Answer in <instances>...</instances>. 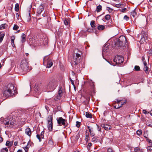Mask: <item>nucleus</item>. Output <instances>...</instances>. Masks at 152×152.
I'll use <instances>...</instances> for the list:
<instances>
[{"mask_svg":"<svg viewBox=\"0 0 152 152\" xmlns=\"http://www.w3.org/2000/svg\"><path fill=\"white\" fill-rule=\"evenodd\" d=\"M91 26L93 28H94L96 26L95 22L94 20H92L91 22Z\"/></svg>","mask_w":152,"mask_h":152,"instance_id":"bb28decb","label":"nucleus"},{"mask_svg":"<svg viewBox=\"0 0 152 152\" xmlns=\"http://www.w3.org/2000/svg\"><path fill=\"white\" fill-rule=\"evenodd\" d=\"M15 39V37L14 36H12L11 38V43L12 46L14 47H15V45L14 44V40Z\"/></svg>","mask_w":152,"mask_h":152,"instance_id":"4be33fe9","label":"nucleus"},{"mask_svg":"<svg viewBox=\"0 0 152 152\" xmlns=\"http://www.w3.org/2000/svg\"><path fill=\"white\" fill-rule=\"evenodd\" d=\"M137 134L139 136L141 135L142 134V130L141 129L138 130L137 131Z\"/></svg>","mask_w":152,"mask_h":152,"instance_id":"f704fd0d","label":"nucleus"},{"mask_svg":"<svg viewBox=\"0 0 152 152\" xmlns=\"http://www.w3.org/2000/svg\"><path fill=\"white\" fill-rule=\"evenodd\" d=\"M1 152H7L8 149L7 148H4L1 149Z\"/></svg>","mask_w":152,"mask_h":152,"instance_id":"58836bf2","label":"nucleus"},{"mask_svg":"<svg viewBox=\"0 0 152 152\" xmlns=\"http://www.w3.org/2000/svg\"><path fill=\"white\" fill-rule=\"evenodd\" d=\"M37 137L39 140V142H41V139L40 138V136L39 134H37Z\"/></svg>","mask_w":152,"mask_h":152,"instance_id":"c03bdc74","label":"nucleus"},{"mask_svg":"<svg viewBox=\"0 0 152 152\" xmlns=\"http://www.w3.org/2000/svg\"><path fill=\"white\" fill-rule=\"evenodd\" d=\"M15 10L16 12H18L19 10V4H16L15 6Z\"/></svg>","mask_w":152,"mask_h":152,"instance_id":"7c9ffc66","label":"nucleus"},{"mask_svg":"<svg viewBox=\"0 0 152 152\" xmlns=\"http://www.w3.org/2000/svg\"><path fill=\"white\" fill-rule=\"evenodd\" d=\"M101 126L102 127L104 128L105 130H109L111 127V126L110 125L107 124H102L101 125Z\"/></svg>","mask_w":152,"mask_h":152,"instance_id":"a211bd4d","label":"nucleus"},{"mask_svg":"<svg viewBox=\"0 0 152 152\" xmlns=\"http://www.w3.org/2000/svg\"><path fill=\"white\" fill-rule=\"evenodd\" d=\"M92 145V143H90H90H88V146H90H90H91Z\"/></svg>","mask_w":152,"mask_h":152,"instance_id":"0e129e2a","label":"nucleus"},{"mask_svg":"<svg viewBox=\"0 0 152 152\" xmlns=\"http://www.w3.org/2000/svg\"><path fill=\"white\" fill-rule=\"evenodd\" d=\"M48 15V12L47 11H44V13L42 15V16L44 17L47 16Z\"/></svg>","mask_w":152,"mask_h":152,"instance_id":"a19ab883","label":"nucleus"},{"mask_svg":"<svg viewBox=\"0 0 152 152\" xmlns=\"http://www.w3.org/2000/svg\"><path fill=\"white\" fill-rule=\"evenodd\" d=\"M30 146V145L28 143L27 145L25 147L23 148L25 150V152H28V149L29 148Z\"/></svg>","mask_w":152,"mask_h":152,"instance_id":"aec40b11","label":"nucleus"},{"mask_svg":"<svg viewBox=\"0 0 152 152\" xmlns=\"http://www.w3.org/2000/svg\"><path fill=\"white\" fill-rule=\"evenodd\" d=\"M53 116L52 115H49L47 118L48 125L47 126L48 129L50 131H52L53 129V124L52 122Z\"/></svg>","mask_w":152,"mask_h":152,"instance_id":"6e6552de","label":"nucleus"},{"mask_svg":"<svg viewBox=\"0 0 152 152\" xmlns=\"http://www.w3.org/2000/svg\"><path fill=\"white\" fill-rule=\"evenodd\" d=\"M7 25L6 24H3L0 26V30H3L7 27Z\"/></svg>","mask_w":152,"mask_h":152,"instance_id":"b1692460","label":"nucleus"},{"mask_svg":"<svg viewBox=\"0 0 152 152\" xmlns=\"http://www.w3.org/2000/svg\"><path fill=\"white\" fill-rule=\"evenodd\" d=\"M20 67L22 70L25 72H28L30 70L29 67V64L28 60L24 59L22 60L21 62Z\"/></svg>","mask_w":152,"mask_h":152,"instance_id":"7ed1b4c3","label":"nucleus"},{"mask_svg":"<svg viewBox=\"0 0 152 152\" xmlns=\"http://www.w3.org/2000/svg\"><path fill=\"white\" fill-rule=\"evenodd\" d=\"M46 5L45 4H41L37 9V13L38 16L40 15L42 12L44 11V7Z\"/></svg>","mask_w":152,"mask_h":152,"instance_id":"9b49d317","label":"nucleus"},{"mask_svg":"<svg viewBox=\"0 0 152 152\" xmlns=\"http://www.w3.org/2000/svg\"><path fill=\"white\" fill-rule=\"evenodd\" d=\"M25 133L30 137L31 134V131L30 128L27 127L25 129Z\"/></svg>","mask_w":152,"mask_h":152,"instance_id":"6ab92c4d","label":"nucleus"},{"mask_svg":"<svg viewBox=\"0 0 152 152\" xmlns=\"http://www.w3.org/2000/svg\"><path fill=\"white\" fill-rule=\"evenodd\" d=\"M89 132L90 133V135L91 136H94L95 135V133L93 131L92 129H90Z\"/></svg>","mask_w":152,"mask_h":152,"instance_id":"72a5a7b5","label":"nucleus"},{"mask_svg":"<svg viewBox=\"0 0 152 152\" xmlns=\"http://www.w3.org/2000/svg\"><path fill=\"white\" fill-rule=\"evenodd\" d=\"M56 119L58 124L59 126L64 125L65 124V120L62 117L57 118Z\"/></svg>","mask_w":152,"mask_h":152,"instance_id":"ddd939ff","label":"nucleus"},{"mask_svg":"<svg viewBox=\"0 0 152 152\" xmlns=\"http://www.w3.org/2000/svg\"><path fill=\"white\" fill-rule=\"evenodd\" d=\"M72 75H73V76H74V75H75V73H74V72H73L72 71Z\"/></svg>","mask_w":152,"mask_h":152,"instance_id":"338daca9","label":"nucleus"},{"mask_svg":"<svg viewBox=\"0 0 152 152\" xmlns=\"http://www.w3.org/2000/svg\"><path fill=\"white\" fill-rule=\"evenodd\" d=\"M121 104L120 105L119 104V105L118 106L116 105L114 106V107L115 108H116V109L119 108L120 107H121L124 104H125L126 103V102L125 101L123 102H121Z\"/></svg>","mask_w":152,"mask_h":152,"instance_id":"5701e85b","label":"nucleus"},{"mask_svg":"<svg viewBox=\"0 0 152 152\" xmlns=\"http://www.w3.org/2000/svg\"><path fill=\"white\" fill-rule=\"evenodd\" d=\"M28 15H27L24 17L25 20L27 22H29L31 20V15H30V11L29 10L28 12Z\"/></svg>","mask_w":152,"mask_h":152,"instance_id":"f3484780","label":"nucleus"},{"mask_svg":"<svg viewBox=\"0 0 152 152\" xmlns=\"http://www.w3.org/2000/svg\"><path fill=\"white\" fill-rule=\"evenodd\" d=\"M18 142H15L14 143V145L17 146V145Z\"/></svg>","mask_w":152,"mask_h":152,"instance_id":"bf43d9fd","label":"nucleus"},{"mask_svg":"<svg viewBox=\"0 0 152 152\" xmlns=\"http://www.w3.org/2000/svg\"><path fill=\"white\" fill-rule=\"evenodd\" d=\"M57 86V82L55 80L50 81L47 85V88L50 91H53Z\"/></svg>","mask_w":152,"mask_h":152,"instance_id":"423d86ee","label":"nucleus"},{"mask_svg":"<svg viewBox=\"0 0 152 152\" xmlns=\"http://www.w3.org/2000/svg\"><path fill=\"white\" fill-rule=\"evenodd\" d=\"M143 113L145 114H147V111L145 110H143Z\"/></svg>","mask_w":152,"mask_h":152,"instance_id":"6e6d98bb","label":"nucleus"},{"mask_svg":"<svg viewBox=\"0 0 152 152\" xmlns=\"http://www.w3.org/2000/svg\"><path fill=\"white\" fill-rule=\"evenodd\" d=\"M137 13L135 11V10H134L133 11L131 12V15L134 17V18L135 16L136 15Z\"/></svg>","mask_w":152,"mask_h":152,"instance_id":"2f4dec72","label":"nucleus"},{"mask_svg":"<svg viewBox=\"0 0 152 152\" xmlns=\"http://www.w3.org/2000/svg\"><path fill=\"white\" fill-rule=\"evenodd\" d=\"M126 10V8H122L121 9V11L123 12H125Z\"/></svg>","mask_w":152,"mask_h":152,"instance_id":"864d4df0","label":"nucleus"},{"mask_svg":"<svg viewBox=\"0 0 152 152\" xmlns=\"http://www.w3.org/2000/svg\"><path fill=\"white\" fill-rule=\"evenodd\" d=\"M12 114L13 115H14L15 117H21V119L24 118L25 116V113H22L21 111H18L17 110L15 112H13Z\"/></svg>","mask_w":152,"mask_h":152,"instance_id":"9d476101","label":"nucleus"},{"mask_svg":"<svg viewBox=\"0 0 152 152\" xmlns=\"http://www.w3.org/2000/svg\"><path fill=\"white\" fill-rule=\"evenodd\" d=\"M134 69L136 71H139L140 69V67L138 66H135L134 67Z\"/></svg>","mask_w":152,"mask_h":152,"instance_id":"79ce46f5","label":"nucleus"},{"mask_svg":"<svg viewBox=\"0 0 152 152\" xmlns=\"http://www.w3.org/2000/svg\"><path fill=\"white\" fill-rule=\"evenodd\" d=\"M142 60L143 62V64L144 66L143 67V69L146 73H148V71L149 69V68L148 67V64L147 62L145 61V59L144 57H142Z\"/></svg>","mask_w":152,"mask_h":152,"instance_id":"f8f14e48","label":"nucleus"},{"mask_svg":"<svg viewBox=\"0 0 152 152\" xmlns=\"http://www.w3.org/2000/svg\"><path fill=\"white\" fill-rule=\"evenodd\" d=\"M108 45L106 44L103 47V51L105 52L106 50L107 49V47Z\"/></svg>","mask_w":152,"mask_h":152,"instance_id":"4c0bfd02","label":"nucleus"},{"mask_svg":"<svg viewBox=\"0 0 152 152\" xmlns=\"http://www.w3.org/2000/svg\"><path fill=\"white\" fill-rule=\"evenodd\" d=\"M58 45L59 48L61 49L65 48L66 46V45L65 42L62 41L59 42V43L58 44Z\"/></svg>","mask_w":152,"mask_h":152,"instance_id":"2eb2a0df","label":"nucleus"},{"mask_svg":"<svg viewBox=\"0 0 152 152\" xmlns=\"http://www.w3.org/2000/svg\"><path fill=\"white\" fill-rule=\"evenodd\" d=\"M108 62H109L111 65H113V66H115V64H111L110 62H109L108 61H107Z\"/></svg>","mask_w":152,"mask_h":152,"instance_id":"e2e57ef3","label":"nucleus"},{"mask_svg":"<svg viewBox=\"0 0 152 152\" xmlns=\"http://www.w3.org/2000/svg\"><path fill=\"white\" fill-rule=\"evenodd\" d=\"M105 26L102 25H100L98 26V29L99 30H102L104 29Z\"/></svg>","mask_w":152,"mask_h":152,"instance_id":"c85d7f7f","label":"nucleus"},{"mask_svg":"<svg viewBox=\"0 0 152 152\" xmlns=\"http://www.w3.org/2000/svg\"><path fill=\"white\" fill-rule=\"evenodd\" d=\"M18 28L19 26L16 25H15L13 27V29L15 30H17L18 29Z\"/></svg>","mask_w":152,"mask_h":152,"instance_id":"ea45409f","label":"nucleus"},{"mask_svg":"<svg viewBox=\"0 0 152 152\" xmlns=\"http://www.w3.org/2000/svg\"><path fill=\"white\" fill-rule=\"evenodd\" d=\"M42 40H40L39 41V40H38V41L37 42V45H41L43 44V42L42 41Z\"/></svg>","mask_w":152,"mask_h":152,"instance_id":"473e14b6","label":"nucleus"},{"mask_svg":"<svg viewBox=\"0 0 152 152\" xmlns=\"http://www.w3.org/2000/svg\"><path fill=\"white\" fill-rule=\"evenodd\" d=\"M0 121L3 123L5 126H7V127L11 128L12 127L15 123V120L12 119V120L11 118L10 119L8 120L7 118H6L5 120L3 117H1L0 119Z\"/></svg>","mask_w":152,"mask_h":152,"instance_id":"f03ea898","label":"nucleus"},{"mask_svg":"<svg viewBox=\"0 0 152 152\" xmlns=\"http://www.w3.org/2000/svg\"><path fill=\"white\" fill-rule=\"evenodd\" d=\"M86 116L87 118H92V115L91 113H89L88 112H86Z\"/></svg>","mask_w":152,"mask_h":152,"instance_id":"c756f323","label":"nucleus"},{"mask_svg":"<svg viewBox=\"0 0 152 152\" xmlns=\"http://www.w3.org/2000/svg\"><path fill=\"white\" fill-rule=\"evenodd\" d=\"M21 37L22 38L21 41L23 43L26 40V35H25V34L24 33L22 34L21 36Z\"/></svg>","mask_w":152,"mask_h":152,"instance_id":"393cba45","label":"nucleus"},{"mask_svg":"<svg viewBox=\"0 0 152 152\" xmlns=\"http://www.w3.org/2000/svg\"><path fill=\"white\" fill-rule=\"evenodd\" d=\"M147 39V34L146 32L143 31L141 33V38L140 42H142L145 41V39Z\"/></svg>","mask_w":152,"mask_h":152,"instance_id":"4468645a","label":"nucleus"},{"mask_svg":"<svg viewBox=\"0 0 152 152\" xmlns=\"http://www.w3.org/2000/svg\"><path fill=\"white\" fill-rule=\"evenodd\" d=\"M76 126L78 128L80 126V123L79 122L77 121L76 122Z\"/></svg>","mask_w":152,"mask_h":152,"instance_id":"49530a36","label":"nucleus"},{"mask_svg":"<svg viewBox=\"0 0 152 152\" xmlns=\"http://www.w3.org/2000/svg\"><path fill=\"white\" fill-rule=\"evenodd\" d=\"M80 56V53H75V55H74L71 61V64L73 66L78 64L80 62L81 58Z\"/></svg>","mask_w":152,"mask_h":152,"instance_id":"20e7f679","label":"nucleus"},{"mask_svg":"<svg viewBox=\"0 0 152 152\" xmlns=\"http://www.w3.org/2000/svg\"><path fill=\"white\" fill-rule=\"evenodd\" d=\"M69 79L71 82L73 86L75 88V85L74 81L70 78Z\"/></svg>","mask_w":152,"mask_h":152,"instance_id":"de8ad7c7","label":"nucleus"},{"mask_svg":"<svg viewBox=\"0 0 152 152\" xmlns=\"http://www.w3.org/2000/svg\"><path fill=\"white\" fill-rule=\"evenodd\" d=\"M17 152H23L22 150L19 149L17 151Z\"/></svg>","mask_w":152,"mask_h":152,"instance_id":"69168bd1","label":"nucleus"},{"mask_svg":"<svg viewBox=\"0 0 152 152\" xmlns=\"http://www.w3.org/2000/svg\"><path fill=\"white\" fill-rule=\"evenodd\" d=\"M147 149L148 150L151 151L152 150V147L150 146H148L147 148Z\"/></svg>","mask_w":152,"mask_h":152,"instance_id":"3c124183","label":"nucleus"},{"mask_svg":"<svg viewBox=\"0 0 152 152\" xmlns=\"http://www.w3.org/2000/svg\"><path fill=\"white\" fill-rule=\"evenodd\" d=\"M150 54H152V49H151L149 52H148Z\"/></svg>","mask_w":152,"mask_h":152,"instance_id":"4d7b16f0","label":"nucleus"},{"mask_svg":"<svg viewBox=\"0 0 152 152\" xmlns=\"http://www.w3.org/2000/svg\"><path fill=\"white\" fill-rule=\"evenodd\" d=\"M96 126L97 127V129H98V131H100L101 128L98 125L96 124Z\"/></svg>","mask_w":152,"mask_h":152,"instance_id":"5fc2aeb1","label":"nucleus"},{"mask_svg":"<svg viewBox=\"0 0 152 152\" xmlns=\"http://www.w3.org/2000/svg\"><path fill=\"white\" fill-rule=\"evenodd\" d=\"M5 35V33H2V32H0V43L2 41Z\"/></svg>","mask_w":152,"mask_h":152,"instance_id":"412c9836","label":"nucleus"},{"mask_svg":"<svg viewBox=\"0 0 152 152\" xmlns=\"http://www.w3.org/2000/svg\"><path fill=\"white\" fill-rule=\"evenodd\" d=\"M124 61V58L121 56H117L115 57L113 61L116 64H121Z\"/></svg>","mask_w":152,"mask_h":152,"instance_id":"1a4fd4ad","label":"nucleus"},{"mask_svg":"<svg viewBox=\"0 0 152 152\" xmlns=\"http://www.w3.org/2000/svg\"><path fill=\"white\" fill-rule=\"evenodd\" d=\"M144 137L146 139V140H148V141L150 145H152V142L151 140H149L147 137H145V136H144Z\"/></svg>","mask_w":152,"mask_h":152,"instance_id":"c9c22d12","label":"nucleus"},{"mask_svg":"<svg viewBox=\"0 0 152 152\" xmlns=\"http://www.w3.org/2000/svg\"><path fill=\"white\" fill-rule=\"evenodd\" d=\"M124 19L126 21H127L129 19V18L126 15L124 16Z\"/></svg>","mask_w":152,"mask_h":152,"instance_id":"09e8293b","label":"nucleus"},{"mask_svg":"<svg viewBox=\"0 0 152 152\" xmlns=\"http://www.w3.org/2000/svg\"><path fill=\"white\" fill-rule=\"evenodd\" d=\"M92 141L94 142H96L97 141V140L95 137H93L92 139Z\"/></svg>","mask_w":152,"mask_h":152,"instance_id":"37998d69","label":"nucleus"},{"mask_svg":"<svg viewBox=\"0 0 152 152\" xmlns=\"http://www.w3.org/2000/svg\"><path fill=\"white\" fill-rule=\"evenodd\" d=\"M12 144L10 141H7L6 142V145L7 146L8 148H10L12 145Z\"/></svg>","mask_w":152,"mask_h":152,"instance_id":"cd10ccee","label":"nucleus"},{"mask_svg":"<svg viewBox=\"0 0 152 152\" xmlns=\"http://www.w3.org/2000/svg\"><path fill=\"white\" fill-rule=\"evenodd\" d=\"M3 141V138L2 137H1V136L0 135V143L2 142Z\"/></svg>","mask_w":152,"mask_h":152,"instance_id":"13d9d810","label":"nucleus"},{"mask_svg":"<svg viewBox=\"0 0 152 152\" xmlns=\"http://www.w3.org/2000/svg\"><path fill=\"white\" fill-rule=\"evenodd\" d=\"M64 23L66 25H68V23L67 21L66 20H65L64 21Z\"/></svg>","mask_w":152,"mask_h":152,"instance_id":"603ef678","label":"nucleus"},{"mask_svg":"<svg viewBox=\"0 0 152 152\" xmlns=\"http://www.w3.org/2000/svg\"><path fill=\"white\" fill-rule=\"evenodd\" d=\"M115 42V45H118V46H122L125 44L126 42V39L125 36H121Z\"/></svg>","mask_w":152,"mask_h":152,"instance_id":"39448f33","label":"nucleus"},{"mask_svg":"<svg viewBox=\"0 0 152 152\" xmlns=\"http://www.w3.org/2000/svg\"><path fill=\"white\" fill-rule=\"evenodd\" d=\"M87 127L89 129V130L90 129H93V128L92 127H90L89 126H87Z\"/></svg>","mask_w":152,"mask_h":152,"instance_id":"052dcab7","label":"nucleus"},{"mask_svg":"<svg viewBox=\"0 0 152 152\" xmlns=\"http://www.w3.org/2000/svg\"><path fill=\"white\" fill-rule=\"evenodd\" d=\"M14 91L13 85L12 84H9L3 90V95L6 98L11 96L13 94V92Z\"/></svg>","mask_w":152,"mask_h":152,"instance_id":"f257e3e1","label":"nucleus"},{"mask_svg":"<svg viewBox=\"0 0 152 152\" xmlns=\"http://www.w3.org/2000/svg\"><path fill=\"white\" fill-rule=\"evenodd\" d=\"M122 100H121L117 99L116 101H115V103L119 104L120 103V102Z\"/></svg>","mask_w":152,"mask_h":152,"instance_id":"8fccbe9b","label":"nucleus"},{"mask_svg":"<svg viewBox=\"0 0 152 152\" xmlns=\"http://www.w3.org/2000/svg\"><path fill=\"white\" fill-rule=\"evenodd\" d=\"M102 6L101 5H99L97 7L96 10L97 12H99L102 10Z\"/></svg>","mask_w":152,"mask_h":152,"instance_id":"a878e982","label":"nucleus"},{"mask_svg":"<svg viewBox=\"0 0 152 152\" xmlns=\"http://www.w3.org/2000/svg\"><path fill=\"white\" fill-rule=\"evenodd\" d=\"M107 152H114V151L111 148H109L107 149Z\"/></svg>","mask_w":152,"mask_h":152,"instance_id":"a18cd8bd","label":"nucleus"},{"mask_svg":"<svg viewBox=\"0 0 152 152\" xmlns=\"http://www.w3.org/2000/svg\"><path fill=\"white\" fill-rule=\"evenodd\" d=\"M107 9H108V10L110 12V11L111 12V11H112V10L109 7H108L107 8Z\"/></svg>","mask_w":152,"mask_h":152,"instance_id":"680f3d73","label":"nucleus"},{"mask_svg":"<svg viewBox=\"0 0 152 152\" xmlns=\"http://www.w3.org/2000/svg\"><path fill=\"white\" fill-rule=\"evenodd\" d=\"M62 90V87H60L59 91H58V95L57 96V99H59L62 96V94L63 93V91Z\"/></svg>","mask_w":152,"mask_h":152,"instance_id":"dca6fc26","label":"nucleus"},{"mask_svg":"<svg viewBox=\"0 0 152 152\" xmlns=\"http://www.w3.org/2000/svg\"><path fill=\"white\" fill-rule=\"evenodd\" d=\"M110 16L109 15H106L105 17V19L106 20H109L110 19Z\"/></svg>","mask_w":152,"mask_h":152,"instance_id":"e433bc0d","label":"nucleus"},{"mask_svg":"<svg viewBox=\"0 0 152 152\" xmlns=\"http://www.w3.org/2000/svg\"><path fill=\"white\" fill-rule=\"evenodd\" d=\"M43 64L45 65H46L47 68H50L53 65V63L51 60L48 56H45L43 59Z\"/></svg>","mask_w":152,"mask_h":152,"instance_id":"0eeeda50","label":"nucleus"},{"mask_svg":"<svg viewBox=\"0 0 152 152\" xmlns=\"http://www.w3.org/2000/svg\"><path fill=\"white\" fill-rule=\"evenodd\" d=\"M150 114L152 116V110L151 111Z\"/></svg>","mask_w":152,"mask_h":152,"instance_id":"774afa93","label":"nucleus"}]
</instances>
